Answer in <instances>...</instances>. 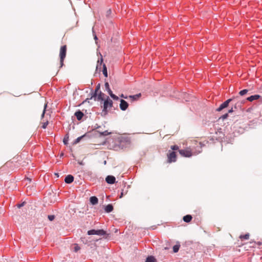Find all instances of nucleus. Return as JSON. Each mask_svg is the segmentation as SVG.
<instances>
[{
  "label": "nucleus",
  "mask_w": 262,
  "mask_h": 262,
  "mask_svg": "<svg viewBox=\"0 0 262 262\" xmlns=\"http://www.w3.org/2000/svg\"><path fill=\"white\" fill-rule=\"evenodd\" d=\"M111 97L114 100H117L119 99L118 97L115 95V94H113L112 95H111Z\"/></svg>",
  "instance_id": "obj_33"
},
{
  "label": "nucleus",
  "mask_w": 262,
  "mask_h": 262,
  "mask_svg": "<svg viewBox=\"0 0 262 262\" xmlns=\"http://www.w3.org/2000/svg\"><path fill=\"white\" fill-rule=\"evenodd\" d=\"M96 235H103L106 234V232L105 231H104L102 229H99V230H96Z\"/></svg>",
  "instance_id": "obj_17"
},
{
  "label": "nucleus",
  "mask_w": 262,
  "mask_h": 262,
  "mask_svg": "<svg viewBox=\"0 0 262 262\" xmlns=\"http://www.w3.org/2000/svg\"><path fill=\"white\" fill-rule=\"evenodd\" d=\"M235 98V97H233L225 101L224 103L221 104L220 106L216 109V111L220 112L224 108H226L228 106L229 103L232 100H233Z\"/></svg>",
  "instance_id": "obj_6"
},
{
  "label": "nucleus",
  "mask_w": 262,
  "mask_h": 262,
  "mask_svg": "<svg viewBox=\"0 0 262 262\" xmlns=\"http://www.w3.org/2000/svg\"><path fill=\"white\" fill-rule=\"evenodd\" d=\"M90 202L93 205H96L98 202V200L97 197L96 196H92L90 198Z\"/></svg>",
  "instance_id": "obj_14"
},
{
  "label": "nucleus",
  "mask_w": 262,
  "mask_h": 262,
  "mask_svg": "<svg viewBox=\"0 0 262 262\" xmlns=\"http://www.w3.org/2000/svg\"><path fill=\"white\" fill-rule=\"evenodd\" d=\"M95 39H97V36H95Z\"/></svg>",
  "instance_id": "obj_43"
},
{
  "label": "nucleus",
  "mask_w": 262,
  "mask_h": 262,
  "mask_svg": "<svg viewBox=\"0 0 262 262\" xmlns=\"http://www.w3.org/2000/svg\"><path fill=\"white\" fill-rule=\"evenodd\" d=\"M180 245L179 244H178L174 245L173 247V252L176 253V252H178V251L180 249Z\"/></svg>",
  "instance_id": "obj_19"
},
{
  "label": "nucleus",
  "mask_w": 262,
  "mask_h": 262,
  "mask_svg": "<svg viewBox=\"0 0 262 262\" xmlns=\"http://www.w3.org/2000/svg\"><path fill=\"white\" fill-rule=\"evenodd\" d=\"M80 249V247L77 244H74V250L75 252H77Z\"/></svg>",
  "instance_id": "obj_27"
},
{
  "label": "nucleus",
  "mask_w": 262,
  "mask_h": 262,
  "mask_svg": "<svg viewBox=\"0 0 262 262\" xmlns=\"http://www.w3.org/2000/svg\"><path fill=\"white\" fill-rule=\"evenodd\" d=\"M84 137V136H80L78 138H77L74 142L73 144H77L80 142V141L81 140V139Z\"/></svg>",
  "instance_id": "obj_23"
},
{
  "label": "nucleus",
  "mask_w": 262,
  "mask_h": 262,
  "mask_svg": "<svg viewBox=\"0 0 262 262\" xmlns=\"http://www.w3.org/2000/svg\"><path fill=\"white\" fill-rule=\"evenodd\" d=\"M128 106V104L126 101L121 99L120 100V108L122 111H125Z\"/></svg>",
  "instance_id": "obj_7"
},
{
  "label": "nucleus",
  "mask_w": 262,
  "mask_h": 262,
  "mask_svg": "<svg viewBox=\"0 0 262 262\" xmlns=\"http://www.w3.org/2000/svg\"><path fill=\"white\" fill-rule=\"evenodd\" d=\"M48 123H48V121L45 122H44V123H43L42 125V127L43 128L45 129L47 127V125H48Z\"/></svg>",
  "instance_id": "obj_32"
},
{
  "label": "nucleus",
  "mask_w": 262,
  "mask_h": 262,
  "mask_svg": "<svg viewBox=\"0 0 262 262\" xmlns=\"http://www.w3.org/2000/svg\"><path fill=\"white\" fill-rule=\"evenodd\" d=\"M248 92V90H247V89H245V90H242L241 91L239 92V94L241 95V96H243L245 94H246L247 93V92Z\"/></svg>",
  "instance_id": "obj_22"
},
{
  "label": "nucleus",
  "mask_w": 262,
  "mask_h": 262,
  "mask_svg": "<svg viewBox=\"0 0 262 262\" xmlns=\"http://www.w3.org/2000/svg\"><path fill=\"white\" fill-rule=\"evenodd\" d=\"M102 62H103V58H102V57H101L100 60H98L97 61V64L96 68L97 71H98V70L100 71L101 66L102 65Z\"/></svg>",
  "instance_id": "obj_13"
},
{
  "label": "nucleus",
  "mask_w": 262,
  "mask_h": 262,
  "mask_svg": "<svg viewBox=\"0 0 262 262\" xmlns=\"http://www.w3.org/2000/svg\"><path fill=\"white\" fill-rule=\"evenodd\" d=\"M48 218L50 221H52L54 220L55 216L54 215H49L48 216Z\"/></svg>",
  "instance_id": "obj_30"
},
{
  "label": "nucleus",
  "mask_w": 262,
  "mask_h": 262,
  "mask_svg": "<svg viewBox=\"0 0 262 262\" xmlns=\"http://www.w3.org/2000/svg\"><path fill=\"white\" fill-rule=\"evenodd\" d=\"M200 149L191 148L190 147L184 149L179 150V152L182 157L190 158L193 155H196L202 152V148L204 145L202 142H199Z\"/></svg>",
  "instance_id": "obj_1"
},
{
  "label": "nucleus",
  "mask_w": 262,
  "mask_h": 262,
  "mask_svg": "<svg viewBox=\"0 0 262 262\" xmlns=\"http://www.w3.org/2000/svg\"><path fill=\"white\" fill-rule=\"evenodd\" d=\"M67 54V46L64 45L61 47L59 52L60 67L63 65V61Z\"/></svg>",
  "instance_id": "obj_2"
},
{
  "label": "nucleus",
  "mask_w": 262,
  "mask_h": 262,
  "mask_svg": "<svg viewBox=\"0 0 262 262\" xmlns=\"http://www.w3.org/2000/svg\"><path fill=\"white\" fill-rule=\"evenodd\" d=\"M122 195H123V193H122L121 194L120 198H121V197L122 196Z\"/></svg>",
  "instance_id": "obj_42"
},
{
  "label": "nucleus",
  "mask_w": 262,
  "mask_h": 262,
  "mask_svg": "<svg viewBox=\"0 0 262 262\" xmlns=\"http://www.w3.org/2000/svg\"><path fill=\"white\" fill-rule=\"evenodd\" d=\"M191 142H193V141H191ZM193 142L195 145H196V147L194 149H200V145L199 144V143H198L196 140H194Z\"/></svg>",
  "instance_id": "obj_29"
},
{
  "label": "nucleus",
  "mask_w": 262,
  "mask_h": 262,
  "mask_svg": "<svg viewBox=\"0 0 262 262\" xmlns=\"http://www.w3.org/2000/svg\"><path fill=\"white\" fill-rule=\"evenodd\" d=\"M83 113L80 111L75 112V116L76 117L78 120H80L83 116Z\"/></svg>",
  "instance_id": "obj_11"
},
{
  "label": "nucleus",
  "mask_w": 262,
  "mask_h": 262,
  "mask_svg": "<svg viewBox=\"0 0 262 262\" xmlns=\"http://www.w3.org/2000/svg\"><path fill=\"white\" fill-rule=\"evenodd\" d=\"M111 13H112V10L111 9H108L106 12L105 15L107 17H110Z\"/></svg>",
  "instance_id": "obj_28"
},
{
  "label": "nucleus",
  "mask_w": 262,
  "mask_h": 262,
  "mask_svg": "<svg viewBox=\"0 0 262 262\" xmlns=\"http://www.w3.org/2000/svg\"><path fill=\"white\" fill-rule=\"evenodd\" d=\"M100 88V84H99L96 88L95 92L94 93L92 96L91 97V98L92 97H94V98L97 97V100L98 101L103 100L105 99L104 94H103L101 92H99V93L98 94H97L98 92L99 91Z\"/></svg>",
  "instance_id": "obj_4"
},
{
  "label": "nucleus",
  "mask_w": 262,
  "mask_h": 262,
  "mask_svg": "<svg viewBox=\"0 0 262 262\" xmlns=\"http://www.w3.org/2000/svg\"><path fill=\"white\" fill-rule=\"evenodd\" d=\"M228 117V113H226L223 115H222L221 117H220V119H222V120H224L226 118H227V117Z\"/></svg>",
  "instance_id": "obj_31"
},
{
  "label": "nucleus",
  "mask_w": 262,
  "mask_h": 262,
  "mask_svg": "<svg viewBox=\"0 0 262 262\" xmlns=\"http://www.w3.org/2000/svg\"><path fill=\"white\" fill-rule=\"evenodd\" d=\"M96 230L94 229L90 230L88 232L89 235H94L96 234Z\"/></svg>",
  "instance_id": "obj_24"
},
{
  "label": "nucleus",
  "mask_w": 262,
  "mask_h": 262,
  "mask_svg": "<svg viewBox=\"0 0 262 262\" xmlns=\"http://www.w3.org/2000/svg\"><path fill=\"white\" fill-rule=\"evenodd\" d=\"M74 181V177L72 175H68L65 179H64V181L66 183H68V184H70L72 182H73Z\"/></svg>",
  "instance_id": "obj_9"
},
{
  "label": "nucleus",
  "mask_w": 262,
  "mask_h": 262,
  "mask_svg": "<svg viewBox=\"0 0 262 262\" xmlns=\"http://www.w3.org/2000/svg\"><path fill=\"white\" fill-rule=\"evenodd\" d=\"M101 134L102 135L106 136V135H109L110 134V133H109L107 130H106V131H104V132L101 133Z\"/></svg>",
  "instance_id": "obj_35"
},
{
  "label": "nucleus",
  "mask_w": 262,
  "mask_h": 262,
  "mask_svg": "<svg viewBox=\"0 0 262 262\" xmlns=\"http://www.w3.org/2000/svg\"><path fill=\"white\" fill-rule=\"evenodd\" d=\"M116 179L113 176H108L105 179L106 182L110 184H113L115 183Z\"/></svg>",
  "instance_id": "obj_8"
},
{
  "label": "nucleus",
  "mask_w": 262,
  "mask_h": 262,
  "mask_svg": "<svg viewBox=\"0 0 262 262\" xmlns=\"http://www.w3.org/2000/svg\"><path fill=\"white\" fill-rule=\"evenodd\" d=\"M121 97H122V98H124L125 99H127L128 98V97H127V96H124L123 94H122L121 95Z\"/></svg>",
  "instance_id": "obj_40"
},
{
  "label": "nucleus",
  "mask_w": 262,
  "mask_h": 262,
  "mask_svg": "<svg viewBox=\"0 0 262 262\" xmlns=\"http://www.w3.org/2000/svg\"><path fill=\"white\" fill-rule=\"evenodd\" d=\"M192 219V217L190 215H186L183 218V221L186 223H189L191 221Z\"/></svg>",
  "instance_id": "obj_15"
},
{
  "label": "nucleus",
  "mask_w": 262,
  "mask_h": 262,
  "mask_svg": "<svg viewBox=\"0 0 262 262\" xmlns=\"http://www.w3.org/2000/svg\"><path fill=\"white\" fill-rule=\"evenodd\" d=\"M55 175H56V176H57V177H59V175H58V173H55Z\"/></svg>",
  "instance_id": "obj_41"
},
{
  "label": "nucleus",
  "mask_w": 262,
  "mask_h": 262,
  "mask_svg": "<svg viewBox=\"0 0 262 262\" xmlns=\"http://www.w3.org/2000/svg\"><path fill=\"white\" fill-rule=\"evenodd\" d=\"M27 180H28L30 181V179H29V178H27Z\"/></svg>",
  "instance_id": "obj_44"
},
{
  "label": "nucleus",
  "mask_w": 262,
  "mask_h": 262,
  "mask_svg": "<svg viewBox=\"0 0 262 262\" xmlns=\"http://www.w3.org/2000/svg\"><path fill=\"white\" fill-rule=\"evenodd\" d=\"M167 162L169 163L174 162L177 160V155L175 151H169L167 154Z\"/></svg>",
  "instance_id": "obj_5"
},
{
  "label": "nucleus",
  "mask_w": 262,
  "mask_h": 262,
  "mask_svg": "<svg viewBox=\"0 0 262 262\" xmlns=\"http://www.w3.org/2000/svg\"><path fill=\"white\" fill-rule=\"evenodd\" d=\"M113 106V101L111 100L108 96H107L106 99L104 100L103 103V109L102 110V113H104V115H105L107 113V109L111 108Z\"/></svg>",
  "instance_id": "obj_3"
},
{
  "label": "nucleus",
  "mask_w": 262,
  "mask_h": 262,
  "mask_svg": "<svg viewBox=\"0 0 262 262\" xmlns=\"http://www.w3.org/2000/svg\"><path fill=\"white\" fill-rule=\"evenodd\" d=\"M102 72L105 77H107V68L105 64H103Z\"/></svg>",
  "instance_id": "obj_18"
},
{
  "label": "nucleus",
  "mask_w": 262,
  "mask_h": 262,
  "mask_svg": "<svg viewBox=\"0 0 262 262\" xmlns=\"http://www.w3.org/2000/svg\"><path fill=\"white\" fill-rule=\"evenodd\" d=\"M47 104H46L44 106V109H43V112H42V114L41 115V117H44V115H45V111H46V107H47Z\"/></svg>",
  "instance_id": "obj_34"
},
{
  "label": "nucleus",
  "mask_w": 262,
  "mask_h": 262,
  "mask_svg": "<svg viewBox=\"0 0 262 262\" xmlns=\"http://www.w3.org/2000/svg\"><path fill=\"white\" fill-rule=\"evenodd\" d=\"M69 137L66 136L63 140V142L65 145H67L68 144Z\"/></svg>",
  "instance_id": "obj_26"
},
{
  "label": "nucleus",
  "mask_w": 262,
  "mask_h": 262,
  "mask_svg": "<svg viewBox=\"0 0 262 262\" xmlns=\"http://www.w3.org/2000/svg\"><path fill=\"white\" fill-rule=\"evenodd\" d=\"M105 89L106 90H107V91H108V89H110V86H109V84L108 82H106L105 83Z\"/></svg>",
  "instance_id": "obj_36"
},
{
  "label": "nucleus",
  "mask_w": 262,
  "mask_h": 262,
  "mask_svg": "<svg viewBox=\"0 0 262 262\" xmlns=\"http://www.w3.org/2000/svg\"><path fill=\"white\" fill-rule=\"evenodd\" d=\"M145 262H155V259L152 256L148 257Z\"/></svg>",
  "instance_id": "obj_20"
},
{
  "label": "nucleus",
  "mask_w": 262,
  "mask_h": 262,
  "mask_svg": "<svg viewBox=\"0 0 262 262\" xmlns=\"http://www.w3.org/2000/svg\"><path fill=\"white\" fill-rule=\"evenodd\" d=\"M260 97V96L258 95H252V96H251L249 97H248L247 98V100L250 101V102H252L255 100H257Z\"/></svg>",
  "instance_id": "obj_12"
},
{
  "label": "nucleus",
  "mask_w": 262,
  "mask_h": 262,
  "mask_svg": "<svg viewBox=\"0 0 262 262\" xmlns=\"http://www.w3.org/2000/svg\"><path fill=\"white\" fill-rule=\"evenodd\" d=\"M233 112V108H231L230 110L228 111V113H231Z\"/></svg>",
  "instance_id": "obj_39"
},
{
  "label": "nucleus",
  "mask_w": 262,
  "mask_h": 262,
  "mask_svg": "<svg viewBox=\"0 0 262 262\" xmlns=\"http://www.w3.org/2000/svg\"><path fill=\"white\" fill-rule=\"evenodd\" d=\"M239 238L242 239H248L249 238V234L247 233L243 235H241Z\"/></svg>",
  "instance_id": "obj_21"
},
{
  "label": "nucleus",
  "mask_w": 262,
  "mask_h": 262,
  "mask_svg": "<svg viewBox=\"0 0 262 262\" xmlns=\"http://www.w3.org/2000/svg\"><path fill=\"white\" fill-rule=\"evenodd\" d=\"M141 96V94L139 93L135 95H130L128 98L131 99L132 101H135L138 100Z\"/></svg>",
  "instance_id": "obj_10"
},
{
  "label": "nucleus",
  "mask_w": 262,
  "mask_h": 262,
  "mask_svg": "<svg viewBox=\"0 0 262 262\" xmlns=\"http://www.w3.org/2000/svg\"><path fill=\"white\" fill-rule=\"evenodd\" d=\"M24 203H22V204H18V208H20L21 207L23 206H24Z\"/></svg>",
  "instance_id": "obj_38"
},
{
  "label": "nucleus",
  "mask_w": 262,
  "mask_h": 262,
  "mask_svg": "<svg viewBox=\"0 0 262 262\" xmlns=\"http://www.w3.org/2000/svg\"><path fill=\"white\" fill-rule=\"evenodd\" d=\"M107 92H108V94H109V95H110L111 97V95H112L114 94L113 93L112 90L110 89L108 90Z\"/></svg>",
  "instance_id": "obj_37"
},
{
  "label": "nucleus",
  "mask_w": 262,
  "mask_h": 262,
  "mask_svg": "<svg viewBox=\"0 0 262 262\" xmlns=\"http://www.w3.org/2000/svg\"><path fill=\"white\" fill-rule=\"evenodd\" d=\"M113 206L111 204L107 205L105 208V212L109 213L113 211Z\"/></svg>",
  "instance_id": "obj_16"
},
{
  "label": "nucleus",
  "mask_w": 262,
  "mask_h": 262,
  "mask_svg": "<svg viewBox=\"0 0 262 262\" xmlns=\"http://www.w3.org/2000/svg\"><path fill=\"white\" fill-rule=\"evenodd\" d=\"M170 148L173 150H179V147L178 145H172L170 147Z\"/></svg>",
  "instance_id": "obj_25"
}]
</instances>
